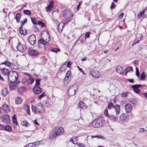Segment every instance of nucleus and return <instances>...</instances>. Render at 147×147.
<instances>
[{"label": "nucleus", "instance_id": "79ce46f5", "mask_svg": "<svg viewBox=\"0 0 147 147\" xmlns=\"http://www.w3.org/2000/svg\"><path fill=\"white\" fill-rule=\"evenodd\" d=\"M23 12L24 14L28 15L31 14V11L28 10H23Z\"/></svg>", "mask_w": 147, "mask_h": 147}, {"label": "nucleus", "instance_id": "6ab92c4d", "mask_svg": "<svg viewBox=\"0 0 147 147\" xmlns=\"http://www.w3.org/2000/svg\"><path fill=\"white\" fill-rule=\"evenodd\" d=\"M117 72L119 74H123L125 72V70L123 69L120 66H117L116 67Z\"/></svg>", "mask_w": 147, "mask_h": 147}, {"label": "nucleus", "instance_id": "4d7b16f0", "mask_svg": "<svg viewBox=\"0 0 147 147\" xmlns=\"http://www.w3.org/2000/svg\"><path fill=\"white\" fill-rule=\"evenodd\" d=\"M92 76L95 78H98L100 76V74H91Z\"/></svg>", "mask_w": 147, "mask_h": 147}, {"label": "nucleus", "instance_id": "37998d69", "mask_svg": "<svg viewBox=\"0 0 147 147\" xmlns=\"http://www.w3.org/2000/svg\"><path fill=\"white\" fill-rule=\"evenodd\" d=\"M34 80V78H30L28 80V83L32 84L33 83Z\"/></svg>", "mask_w": 147, "mask_h": 147}, {"label": "nucleus", "instance_id": "aec40b11", "mask_svg": "<svg viewBox=\"0 0 147 147\" xmlns=\"http://www.w3.org/2000/svg\"><path fill=\"white\" fill-rule=\"evenodd\" d=\"M146 11L144 10L138 14L137 16V17L139 19H140L141 18H144L147 15V14H146Z\"/></svg>", "mask_w": 147, "mask_h": 147}, {"label": "nucleus", "instance_id": "de8ad7c7", "mask_svg": "<svg viewBox=\"0 0 147 147\" xmlns=\"http://www.w3.org/2000/svg\"><path fill=\"white\" fill-rule=\"evenodd\" d=\"M104 115L107 117H109V115L108 113V110L107 109H105L104 111Z\"/></svg>", "mask_w": 147, "mask_h": 147}, {"label": "nucleus", "instance_id": "4468645a", "mask_svg": "<svg viewBox=\"0 0 147 147\" xmlns=\"http://www.w3.org/2000/svg\"><path fill=\"white\" fill-rule=\"evenodd\" d=\"M132 105L129 103L126 104L124 107L125 110L127 113H130L131 112L132 110Z\"/></svg>", "mask_w": 147, "mask_h": 147}, {"label": "nucleus", "instance_id": "a211bd4d", "mask_svg": "<svg viewBox=\"0 0 147 147\" xmlns=\"http://www.w3.org/2000/svg\"><path fill=\"white\" fill-rule=\"evenodd\" d=\"M99 127L102 126L104 123V121L101 118H99L96 119Z\"/></svg>", "mask_w": 147, "mask_h": 147}, {"label": "nucleus", "instance_id": "b1692460", "mask_svg": "<svg viewBox=\"0 0 147 147\" xmlns=\"http://www.w3.org/2000/svg\"><path fill=\"white\" fill-rule=\"evenodd\" d=\"M19 30L20 34H22L25 35L26 34V30L24 28H23L22 27H20Z\"/></svg>", "mask_w": 147, "mask_h": 147}, {"label": "nucleus", "instance_id": "4be33fe9", "mask_svg": "<svg viewBox=\"0 0 147 147\" xmlns=\"http://www.w3.org/2000/svg\"><path fill=\"white\" fill-rule=\"evenodd\" d=\"M29 53L30 55L32 56H35L38 54L37 51L32 49H30L29 50Z\"/></svg>", "mask_w": 147, "mask_h": 147}, {"label": "nucleus", "instance_id": "7ed1b4c3", "mask_svg": "<svg viewBox=\"0 0 147 147\" xmlns=\"http://www.w3.org/2000/svg\"><path fill=\"white\" fill-rule=\"evenodd\" d=\"M78 88L77 86L74 84L72 85L69 87L67 91L68 95L70 96L74 95L76 93V91L77 90Z\"/></svg>", "mask_w": 147, "mask_h": 147}, {"label": "nucleus", "instance_id": "7c9ffc66", "mask_svg": "<svg viewBox=\"0 0 147 147\" xmlns=\"http://www.w3.org/2000/svg\"><path fill=\"white\" fill-rule=\"evenodd\" d=\"M9 93L8 90L6 88H4L2 91V93L3 95L6 96Z\"/></svg>", "mask_w": 147, "mask_h": 147}, {"label": "nucleus", "instance_id": "c9c22d12", "mask_svg": "<svg viewBox=\"0 0 147 147\" xmlns=\"http://www.w3.org/2000/svg\"><path fill=\"white\" fill-rule=\"evenodd\" d=\"M137 100L135 98H132L131 99V102L134 105H136L137 104Z\"/></svg>", "mask_w": 147, "mask_h": 147}, {"label": "nucleus", "instance_id": "423d86ee", "mask_svg": "<svg viewBox=\"0 0 147 147\" xmlns=\"http://www.w3.org/2000/svg\"><path fill=\"white\" fill-rule=\"evenodd\" d=\"M15 74L16 75H13V74H6V78H7L10 82H16V81L18 79V74Z\"/></svg>", "mask_w": 147, "mask_h": 147}, {"label": "nucleus", "instance_id": "13d9d810", "mask_svg": "<svg viewBox=\"0 0 147 147\" xmlns=\"http://www.w3.org/2000/svg\"><path fill=\"white\" fill-rule=\"evenodd\" d=\"M147 132V131L146 130H145V129L143 128H140V129H139V132L141 133H144V132Z\"/></svg>", "mask_w": 147, "mask_h": 147}, {"label": "nucleus", "instance_id": "c85d7f7f", "mask_svg": "<svg viewBox=\"0 0 147 147\" xmlns=\"http://www.w3.org/2000/svg\"><path fill=\"white\" fill-rule=\"evenodd\" d=\"M92 126L94 127H99V126L96 119L92 122Z\"/></svg>", "mask_w": 147, "mask_h": 147}, {"label": "nucleus", "instance_id": "4c0bfd02", "mask_svg": "<svg viewBox=\"0 0 147 147\" xmlns=\"http://www.w3.org/2000/svg\"><path fill=\"white\" fill-rule=\"evenodd\" d=\"M21 124L22 126L26 127L28 126L29 125V123L27 122V121L25 120H23L21 122Z\"/></svg>", "mask_w": 147, "mask_h": 147}, {"label": "nucleus", "instance_id": "412c9836", "mask_svg": "<svg viewBox=\"0 0 147 147\" xmlns=\"http://www.w3.org/2000/svg\"><path fill=\"white\" fill-rule=\"evenodd\" d=\"M64 25L63 22L59 23L58 25V31L59 32H62Z\"/></svg>", "mask_w": 147, "mask_h": 147}, {"label": "nucleus", "instance_id": "473e14b6", "mask_svg": "<svg viewBox=\"0 0 147 147\" xmlns=\"http://www.w3.org/2000/svg\"><path fill=\"white\" fill-rule=\"evenodd\" d=\"M21 17V15L20 13H18L17 14L15 18L17 22H20Z\"/></svg>", "mask_w": 147, "mask_h": 147}, {"label": "nucleus", "instance_id": "ea45409f", "mask_svg": "<svg viewBox=\"0 0 147 147\" xmlns=\"http://www.w3.org/2000/svg\"><path fill=\"white\" fill-rule=\"evenodd\" d=\"M114 106L112 102H110L109 103L108 105V108L109 109H111L113 108H114Z\"/></svg>", "mask_w": 147, "mask_h": 147}, {"label": "nucleus", "instance_id": "f257e3e1", "mask_svg": "<svg viewBox=\"0 0 147 147\" xmlns=\"http://www.w3.org/2000/svg\"><path fill=\"white\" fill-rule=\"evenodd\" d=\"M31 108L32 111L35 114L43 113L45 111L44 106L41 102L37 103L35 106L32 105Z\"/></svg>", "mask_w": 147, "mask_h": 147}, {"label": "nucleus", "instance_id": "5fc2aeb1", "mask_svg": "<svg viewBox=\"0 0 147 147\" xmlns=\"http://www.w3.org/2000/svg\"><path fill=\"white\" fill-rule=\"evenodd\" d=\"M51 51L53 52L57 53L58 51H59V49L57 48H53L51 49Z\"/></svg>", "mask_w": 147, "mask_h": 147}, {"label": "nucleus", "instance_id": "680f3d73", "mask_svg": "<svg viewBox=\"0 0 147 147\" xmlns=\"http://www.w3.org/2000/svg\"><path fill=\"white\" fill-rule=\"evenodd\" d=\"M31 19L32 22L34 24H36V21L34 19L31 18Z\"/></svg>", "mask_w": 147, "mask_h": 147}, {"label": "nucleus", "instance_id": "0eeeda50", "mask_svg": "<svg viewBox=\"0 0 147 147\" xmlns=\"http://www.w3.org/2000/svg\"><path fill=\"white\" fill-rule=\"evenodd\" d=\"M62 14L65 18H69L73 17V14L71 13L70 11L68 9H66L63 11Z\"/></svg>", "mask_w": 147, "mask_h": 147}, {"label": "nucleus", "instance_id": "09e8293b", "mask_svg": "<svg viewBox=\"0 0 147 147\" xmlns=\"http://www.w3.org/2000/svg\"><path fill=\"white\" fill-rule=\"evenodd\" d=\"M40 80L38 78H37L36 80V83L35 86H39L40 85Z\"/></svg>", "mask_w": 147, "mask_h": 147}, {"label": "nucleus", "instance_id": "f3484780", "mask_svg": "<svg viewBox=\"0 0 147 147\" xmlns=\"http://www.w3.org/2000/svg\"><path fill=\"white\" fill-rule=\"evenodd\" d=\"M2 108L3 111L6 113H7L10 111V109L9 106L6 104L3 105Z\"/></svg>", "mask_w": 147, "mask_h": 147}, {"label": "nucleus", "instance_id": "39448f33", "mask_svg": "<svg viewBox=\"0 0 147 147\" xmlns=\"http://www.w3.org/2000/svg\"><path fill=\"white\" fill-rule=\"evenodd\" d=\"M1 65H4L12 69H16L18 68V65L17 63H11L7 61H5L2 63Z\"/></svg>", "mask_w": 147, "mask_h": 147}, {"label": "nucleus", "instance_id": "72a5a7b5", "mask_svg": "<svg viewBox=\"0 0 147 147\" xmlns=\"http://www.w3.org/2000/svg\"><path fill=\"white\" fill-rule=\"evenodd\" d=\"M78 139L77 137H74L71 139V141L74 144H76L77 143Z\"/></svg>", "mask_w": 147, "mask_h": 147}, {"label": "nucleus", "instance_id": "6e6d98bb", "mask_svg": "<svg viewBox=\"0 0 147 147\" xmlns=\"http://www.w3.org/2000/svg\"><path fill=\"white\" fill-rule=\"evenodd\" d=\"M59 71L60 72H65V69L63 68V67L61 66L59 69Z\"/></svg>", "mask_w": 147, "mask_h": 147}, {"label": "nucleus", "instance_id": "e2e57ef3", "mask_svg": "<svg viewBox=\"0 0 147 147\" xmlns=\"http://www.w3.org/2000/svg\"><path fill=\"white\" fill-rule=\"evenodd\" d=\"M34 31L36 32H38V29L37 27L35 26L33 28Z\"/></svg>", "mask_w": 147, "mask_h": 147}, {"label": "nucleus", "instance_id": "dca6fc26", "mask_svg": "<svg viewBox=\"0 0 147 147\" xmlns=\"http://www.w3.org/2000/svg\"><path fill=\"white\" fill-rule=\"evenodd\" d=\"M33 90L34 93L38 94L42 92V90L41 88L39 86H35L33 88Z\"/></svg>", "mask_w": 147, "mask_h": 147}, {"label": "nucleus", "instance_id": "9b49d317", "mask_svg": "<svg viewBox=\"0 0 147 147\" xmlns=\"http://www.w3.org/2000/svg\"><path fill=\"white\" fill-rule=\"evenodd\" d=\"M28 40L31 45H34L36 42L35 36L34 35H31L28 38Z\"/></svg>", "mask_w": 147, "mask_h": 147}, {"label": "nucleus", "instance_id": "f03ea898", "mask_svg": "<svg viewBox=\"0 0 147 147\" xmlns=\"http://www.w3.org/2000/svg\"><path fill=\"white\" fill-rule=\"evenodd\" d=\"M64 131L63 128L62 127H57L54 129L50 135V138L53 139L62 134Z\"/></svg>", "mask_w": 147, "mask_h": 147}, {"label": "nucleus", "instance_id": "a878e982", "mask_svg": "<svg viewBox=\"0 0 147 147\" xmlns=\"http://www.w3.org/2000/svg\"><path fill=\"white\" fill-rule=\"evenodd\" d=\"M26 88L24 86H22L18 88V92L20 94H22L23 92L26 90Z\"/></svg>", "mask_w": 147, "mask_h": 147}, {"label": "nucleus", "instance_id": "774afa93", "mask_svg": "<svg viewBox=\"0 0 147 147\" xmlns=\"http://www.w3.org/2000/svg\"><path fill=\"white\" fill-rule=\"evenodd\" d=\"M127 80L130 83H134V80L133 79H127Z\"/></svg>", "mask_w": 147, "mask_h": 147}, {"label": "nucleus", "instance_id": "f8f14e48", "mask_svg": "<svg viewBox=\"0 0 147 147\" xmlns=\"http://www.w3.org/2000/svg\"><path fill=\"white\" fill-rule=\"evenodd\" d=\"M141 86L139 84H136L133 85L131 87L133 88V90L136 93L138 94L140 92V90L138 88L141 87Z\"/></svg>", "mask_w": 147, "mask_h": 147}, {"label": "nucleus", "instance_id": "3c124183", "mask_svg": "<svg viewBox=\"0 0 147 147\" xmlns=\"http://www.w3.org/2000/svg\"><path fill=\"white\" fill-rule=\"evenodd\" d=\"M41 142V141H37L33 142L34 147L38 146L40 144V143Z\"/></svg>", "mask_w": 147, "mask_h": 147}, {"label": "nucleus", "instance_id": "864d4df0", "mask_svg": "<svg viewBox=\"0 0 147 147\" xmlns=\"http://www.w3.org/2000/svg\"><path fill=\"white\" fill-rule=\"evenodd\" d=\"M70 20L69 19H68L65 20H63V22L65 25H66L67 24L70 22Z\"/></svg>", "mask_w": 147, "mask_h": 147}, {"label": "nucleus", "instance_id": "5701e85b", "mask_svg": "<svg viewBox=\"0 0 147 147\" xmlns=\"http://www.w3.org/2000/svg\"><path fill=\"white\" fill-rule=\"evenodd\" d=\"M115 109L116 115L119 114L120 111V105H116L114 107Z\"/></svg>", "mask_w": 147, "mask_h": 147}, {"label": "nucleus", "instance_id": "a18cd8bd", "mask_svg": "<svg viewBox=\"0 0 147 147\" xmlns=\"http://www.w3.org/2000/svg\"><path fill=\"white\" fill-rule=\"evenodd\" d=\"M38 24L42 27H43L45 26L44 23L40 21H39L38 22Z\"/></svg>", "mask_w": 147, "mask_h": 147}, {"label": "nucleus", "instance_id": "bb28decb", "mask_svg": "<svg viewBox=\"0 0 147 147\" xmlns=\"http://www.w3.org/2000/svg\"><path fill=\"white\" fill-rule=\"evenodd\" d=\"M24 109L26 111L27 113L29 115H30L29 107L27 105H25L24 106Z\"/></svg>", "mask_w": 147, "mask_h": 147}, {"label": "nucleus", "instance_id": "0e129e2a", "mask_svg": "<svg viewBox=\"0 0 147 147\" xmlns=\"http://www.w3.org/2000/svg\"><path fill=\"white\" fill-rule=\"evenodd\" d=\"M72 128H74L76 129L73 130V131H76V129H77L78 128V126L76 125H72Z\"/></svg>", "mask_w": 147, "mask_h": 147}, {"label": "nucleus", "instance_id": "9d476101", "mask_svg": "<svg viewBox=\"0 0 147 147\" xmlns=\"http://www.w3.org/2000/svg\"><path fill=\"white\" fill-rule=\"evenodd\" d=\"M129 119V115L125 113H123L119 117L120 120L123 122H126Z\"/></svg>", "mask_w": 147, "mask_h": 147}, {"label": "nucleus", "instance_id": "cd10ccee", "mask_svg": "<svg viewBox=\"0 0 147 147\" xmlns=\"http://www.w3.org/2000/svg\"><path fill=\"white\" fill-rule=\"evenodd\" d=\"M12 119L13 124H15V125H16L18 124V123L17 121L16 115H13L12 117Z\"/></svg>", "mask_w": 147, "mask_h": 147}, {"label": "nucleus", "instance_id": "6e6552de", "mask_svg": "<svg viewBox=\"0 0 147 147\" xmlns=\"http://www.w3.org/2000/svg\"><path fill=\"white\" fill-rule=\"evenodd\" d=\"M19 83L17 81L10 82L9 83V86L10 90H16L18 87Z\"/></svg>", "mask_w": 147, "mask_h": 147}, {"label": "nucleus", "instance_id": "8fccbe9b", "mask_svg": "<svg viewBox=\"0 0 147 147\" xmlns=\"http://www.w3.org/2000/svg\"><path fill=\"white\" fill-rule=\"evenodd\" d=\"M27 21V20L26 18H25L23 20L21 21L20 23L21 27H22V26L24 25Z\"/></svg>", "mask_w": 147, "mask_h": 147}, {"label": "nucleus", "instance_id": "69168bd1", "mask_svg": "<svg viewBox=\"0 0 147 147\" xmlns=\"http://www.w3.org/2000/svg\"><path fill=\"white\" fill-rule=\"evenodd\" d=\"M45 95V94L44 93H43L41 94L40 95L38 96V98L39 99H40Z\"/></svg>", "mask_w": 147, "mask_h": 147}, {"label": "nucleus", "instance_id": "f704fd0d", "mask_svg": "<svg viewBox=\"0 0 147 147\" xmlns=\"http://www.w3.org/2000/svg\"><path fill=\"white\" fill-rule=\"evenodd\" d=\"M1 71L2 74H9V73L8 69L5 68L1 69Z\"/></svg>", "mask_w": 147, "mask_h": 147}, {"label": "nucleus", "instance_id": "58836bf2", "mask_svg": "<svg viewBox=\"0 0 147 147\" xmlns=\"http://www.w3.org/2000/svg\"><path fill=\"white\" fill-rule=\"evenodd\" d=\"M109 117L110 119L112 121H115L116 120L117 118L115 115H110L109 116Z\"/></svg>", "mask_w": 147, "mask_h": 147}, {"label": "nucleus", "instance_id": "338daca9", "mask_svg": "<svg viewBox=\"0 0 147 147\" xmlns=\"http://www.w3.org/2000/svg\"><path fill=\"white\" fill-rule=\"evenodd\" d=\"M72 63V62L71 63L70 62V61H69L67 64V66L68 67L70 68L71 67V66H70V64L71 63Z\"/></svg>", "mask_w": 147, "mask_h": 147}, {"label": "nucleus", "instance_id": "a19ab883", "mask_svg": "<svg viewBox=\"0 0 147 147\" xmlns=\"http://www.w3.org/2000/svg\"><path fill=\"white\" fill-rule=\"evenodd\" d=\"M78 105L80 108H83L85 106V104L83 102L80 101L78 103Z\"/></svg>", "mask_w": 147, "mask_h": 147}, {"label": "nucleus", "instance_id": "c756f323", "mask_svg": "<svg viewBox=\"0 0 147 147\" xmlns=\"http://www.w3.org/2000/svg\"><path fill=\"white\" fill-rule=\"evenodd\" d=\"M22 99L20 97H17L16 98L15 100L16 103V104H20L22 102Z\"/></svg>", "mask_w": 147, "mask_h": 147}, {"label": "nucleus", "instance_id": "603ef678", "mask_svg": "<svg viewBox=\"0 0 147 147\" xmlns=\"http://www.w3.org/2000/svg\"><path fill=\"white\" fill-rule=\"evenodd\" d=\"M146 76V74H141L140 76L141 80H144Z\"/></svg>", "mask_w": 147, "mask_h": 147}, {"label": "nucleus", "instance_id": "20e7f679", "mask_svg": "<svg viewBox=\"0 0 147 147\" xmlns=\"http://www.w3.org/2000/svg\"><path fill=\"white\" fill-rule=\"evenodd\" d=\"M46 33L48 38L46 39L45 40L42 38L39 40L38 41V46L39 47H40V46L42 45V46L44 47V49H45L44 45H46L47 43L49 41L50 39L49 33L47 32H46Z\"/></svg>", "mask_w": 147, "mask_h": 147}, {"label": "nucleus", "instance_id": "ddd939ff", "mask_svg": "<svg viewBox=\"0 0 147 147\" xmlns=\"http://www.w3.org/2000/svg\"><path fill=\"white\" fill-rule=\"evenodd\" d=\"M54 4V3L53 1H51L47 6L45 7L46 11L48 12L51 10L53 7Z\"/></svg>", "mask_w": 147, "mask_h": 147}, {"label": "nucleus", "instance_id": "1a4fd4ad", "mask_svg": "<svg viewBox=\"0 0 147 147\" xmlns=\"http://www.w3.org/2000/svg\"><path fill=\"white\" fill-rule=\"evenodd\" d=\"M16 48L18 51L21 52H24L26 49L25 45L21 44L20 42L18 43Z\"/></svg>", "mask_w": 147, "mask_h": 147}, {"label": "nucleus", "instance_id": "c03bdc74", "mask_svg": "<svg viewBox=\"0 0 147 147\" xmlns=\"http://www.w3.org/2000/svg\"><path fill=\"white\" fill-rule=\"evenodd\" d=\"M129 92H124V93H122L121 94V96L122 97H127V95L128 94Z\"/></svg>", "mask_w": 147, "mask_h": 147}, {"label": "nucleus", "instance_id": "bf43d9fd", "mask_svg": "<svg viewBox=\"0 0 147 147\" xmlns=\"http://www.w3.org/2000/svg\"><path fill=\"white\" fill-rule=\"evenodd\" d=\"M90 32H87L85 34V37L86 38H88L90 36Z\"/></svg>", "mask_w": 147, "mask_h": 147}, {"label": "nucleus", "instance_id": "393cba45", "mask_svg": "<svg viewBox=\"0 0 147 147\" xmlns=\"http://www.w3.org/2000/svg\"><path fill=\"white\" fill-rule=\"evenodd\" d=\"M71 74H66L64 80L66 81L67 82H68L70 81L71 79Z\"/></svg>", "mask_w": 147, "mask_h": 147}, {"label": "nucleus", "instance_id": "49530a36", "mask_svg": "<svg viewBox=\"0 0 147 147\" xmlns=\"http://www.w3.org/2000/svg\"><path fill=\"white\" fill-rule=\"evenodd\" d=\"M44 105L46 107H50L51 106V105L47 101L44 102Z\"/></svg>", "mask_w": 147, "mask_h": 147}, {"label": "nucleus", "instance_id": "e433bc0d", "mask_svg": "<svg viewBox=\"0 0 147 147\" xmlns=\"http://www.w3.org/2000/svg\"><path fill=\"white\" fill-rule=\"evenodd\" d=\"M4 129L5 130L8 131H11L12 130V129L11 127L9 125H7L5 126Z\"/></svg>", "mask_w": 147, "mask_h": 147}, {"label": "nucleus", "instance_id": "2eb2a0df", "mask_svg": "<svg viewBox=\"0 0 147 147\" xmlns=\"http://www.w3.org/2000/svg\"><path fill=\"white\" fill-rule=\"evenodd\" d=\"M2 120L3 121L7 123H9L10 121L9 116L8 115H5L3 116Z\"/></svg>", "mask_w": 147, "mask_h": 147}, {"label": "nucleus", "instance_id": "2f4dec72", "mask_svg": "<svg viewBox=\"0 0 147 147\" xmlns=\"http://www.w3.org/2000/svg\"><path fill=\"white\" fill-rule=\"evenodd\" d=\"M133 71V69L131 67H127L125 70V74L131 73Z\"/></svg>", "mask_w": 147, "mask_h": 147}, {"label": "nucleus", "instance_id": "052dcab7", "mask_svg": "<svg viewBox=\"0 0 147 147\" xmlns=\"http://www.w3.org/2000/svg\"><path fill=\"white\" fill-rule=\"evenodd\" d=\"M26 147H34L33 143H30L26 145Z\"/></svg>", "mask_w": 147, "mask_h": 147}]
</instances>
